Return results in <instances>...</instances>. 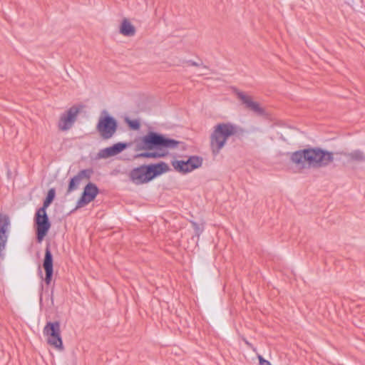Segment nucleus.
Listing matches in <instances>:
<instances>
[{
    "instance_id": "21",
    "label": "nucleus",
    "mask_w": 365,
    "mask_h": 365,
    "mask_svg": "<svg viewBox=\"0 0 365 365\" xmlns=\"http://www.w3.org/2000/svg\"><path fill=\"white\" fill-rule=\"evenodd\" d=\"M193 226L195 230V232L197 235H200L202 231V227L201 225H197V223H193Z\"/></svg>"
},
{
    "instance_id": "12",
    "label": "nucleus",
    "mask_w": 365,
    "mask_h": 365,
    "mask_svg": "<svg viewBox=\"0 0 365 365\" xmlns=\"http://www.w3.org/2000/svg\"><path fill=\"white\" fill-rule=\"evenodd\" d=\"M118 32L123 36L133 37L136 34V29L130 19L123 18L119 23Z\"/></svg>"
},
{
    "instance_id": "20",
    "label": "nucleus",
    "mask_w": 365,
    "mask_h": 365,
    "mask_svg": "<svg viewBox=\"0 0 365 365\" xmlns=\"http://www.w3.org/2000/svg\"><path fill=\"white\" fill-rule=\"evenodd\" d=\"M257 358L260 365H272L269 361L264 359L261 355H258Z\"/></svg>"
},
{
    "instance_id": "13",
    "label": "nucleus",
    "mask_w": 365,
    "mask_h": 365,
    "mask_svg": "<svg viewBox=\"0 0 365 365\" xmlns=\"http://www.w3.org/2000/svg\"><path fill=\"white\" fill-rule=\"evenodd\" d=\"M76 118L75 113L69 110L68 112L63 113L61 115L58 123V127L61 130L66 131L70 129L74 123Z\"/></svg>"
},
{
    "instance_id": "4",
    "label": "nucleus",
    "mask_w": 365,
    "mask_h": 365,
    "mask_svg": "<svg viewBox=\"0 0 365 365\" xmlns=\"http://www.w3.org/2000/svg\"><path fill=\"white\" fill-rule=\"evenodd\" d=\"M235 133V127L230 123L218 124L210 137V146L213 153H218L224 147L227 139Z\"/></svg>"
},
{
    "instance_id": "17",
    "label": "nucleus",
    "mask_w": 365,
    "mask_h": 365,
    "mask_svg": "<svg viewBox=\"0 0 365 365\" xmlns=\"http://www.w3.org/2000/svg\"><path fill=\"white\" fill-rule=\"evenodd\" d=\"M86 175V171H81L77 175L71 178L70 183L68 187V192H71L73 190H76L78 185L80 184V182L82 178Z\"/></svg>"
},
{
    "instance_id": "3",
    "label": "nucleus",
    "mask_w": 365,
    "mask_h": 365,
    "mask_svg": "<svg viewBox=\"0 0 365 365\" xmlns=\"http://www.w3.org/2000/svg\"><path fill=\"white\" fill-rule=\"evenodd\" d=\"M169 170L165 163L150 165H142L131 170L128 174L130 180L135 185H142L152 180L155 177Z\"/></svg>"
},
{
    "instance_id": "10",
    "label": "nucleus",
    "mask_w": 365,
    "mask_h": 365,
    "mask_svg": "<svg viewBox=\"0 0 365 365\" xmlns=\"http://www.w3.org/2000/svg\"><path fill=\"white\" fill-rule=\"evenodd\" d=\"M98 193V187L93 183H88L85 187L82 196L77 202V207H82L93 201Z\"/></svg>"
},
{
    "instance_id": "2",
    "label": "nucleus",
    "mask_w": 365,
    "mask_h": 365,
    "mask_svg": "<svg viewBox=\"0 0 365 365\" xmlns=\"http://www.w3.org/2000/svg\"><path fill=\"white\" fill-rule=\"evenodd\" d=\"M180 142L169 138L163 135L150 132L142 138L143 148L155 150L154 152L141 153L140 157L162 158L168 153V150L177 148Z\"/></svg>"
},
{
    "instance_id": "18",
    "label": "nucleus",
    "mask_w": 365,
    "mask_h": 365,
    "mask_svg": "<svg viewBox=\"0 0 365 365\" xmlns=\"http://www.w3.org/2000/svg\"><path fill=\"white\" fill-rule=\"evenodd\" d=\"M56 192L54 188H51L48 192V195L43 202V205L41 208H44V210H46V208L50 205L55 197Z\"/></svg>"
},
{
    "instance_id": "9",
    "label": "nucleus",
    "mask_w": 365,
    "mask_h": 365,
    "mask_svg": "<svg viewBox=\"0 0 365 365\" xmlns=\"http://www.w3.org/2000/svg\"><path fill=\"white\" fill-rule=\"evenodd\" d=\"M11 225L9 215L0 214V255L6 247L8 240V233Z\"/></svg>"
},
{
    "instance_id": "14",
    "label": "nucleus",
    "mask_w": 365,
    "mask_h": 365,
    "mask_svg": "<svg viewBox=\"0 0 365 365\" xmlns=\"http://www.w3.org/2000/svg\"><path fill=\"white\" fill-rule=\"evenodd\" d=\"M239 98L246 108L259 114L263 113V108L257 102L252 101L246 93H239Z\"/></svg>"
},
{
    "instance_id": "1",
    "label": "nucleus",
    "mask_w": 365,
    "mask_h": 365,
    "mask_svg": "<svg viewBox=\"0 0 365 365\" xmlns=\"http://www.w3.org/2000/svg\"><path fill=\"white\" fill-rule=\"evenodd\" d=\"M289 161L297 171L324 168L334 162L331 152L319 147H309L289 154Z\"/></svg>"
},
{
    "instance_id": "11",
    "label": "nucleus",
    "mask_w": 365,
    "mask_h": 365,
    "mask_svg": "<svg viewBox=\"0 0 365 365\" xmlns=\"http://www.w3.org/2000/svg\"><path fill=\"white\" fill-rule=\"evenodd\" d=\"M46 272L45 282L46 284H50L53 275V256L48 247L46 249L45 257L43 264Z\"/></svg>"
},
{
    "instance_id": "6",
    "label": "nucleus",
    "mask_w": 365,
    "mask_h": 365,
    "mask_svg": "<svg viewBox=\"0 0 365 365\" xmlns=\"http://www.w3.org/2000/svg\"><path fill=\"white\" fill-rule=\"evenodd\" d=\"M51 222L44 208L37 210L34 217V226L36 232V239L38 242H41L47 235L50 228Z\"/></svg>"
},
{
    "instance_id": "5",
    "label": "nucleus",
    "mask_w": 365,
    "mask_h": 365,
    "mask_svg": "<svg viewBox=\"0 0 365 365\" xmlns=\"http://www.w3.org/2000/svg\"><path fill=\"white\" fill-rule=\"evenodd\" d=\"M43 334L46 336V341L50 346L58 351L63 350L59 322H48L43 328Z\"/></svg>"
},
{
    "instance_id": "8",
    "label": "nucleus",
    "mask_w": 365,
    "mask_h": 365,
    "mask_svg": "<svg viewBox=\"0 0 365 365\" xmlns=\"http://www.w3.org/2000/svg\"><path fill=\"white\" fill-rule=\"evenodd\" d=\"M202 165V158L197 156H190L187 160H176L172 162V166L175 171L181 174H187L200 168Z\"/></svg>"
},
{
    "instance_id": "7",
    "label": "nucleus",
    "mask_w": 365,
    "mask_h": 365,
    "mask_svg": "<svg viewBox=\"0 0 365 365\" xmlns=\"http://www.w3.org/2000/svg\"><path fill=\"white\" fill-rule=\"evenodd\" d=\"M117 129L116 120L106 110H103L97 125V130L101 137L111 138Z\"/></svg>"
},
{
    "instance_id": "16",
    "label": "nucleus",
    "mask_w": 365,
    "mask_h": 365,
    "mask_svg": "<svg viewBox=\"0 0 365 365\" xmlns=\"http://www.w3.org/2000/svg\"><path fill=\"white\" fill-rule=\"evenodd\" d=\"M345 155L351 162H362L365 160V155L360 150H355L350 153H346Z\"/></svg>"
},
{
    "instance_id": "22",
    "label": "nucleus",
    "mask_w": 365,
    "mask_h": 365,
    "mask_svg": "<svg viewBox=\"0 0 365 365\" xmlns=\"http://www.w3.org/2000/svg\"><path fill=\"white\" fill-rule=\"evenodd\" d=\"M245 342L246 343V344H247L248 346L252 347V344L250 342H248L247 340H245Z\"/></svg>"
},
{
    "instance_id": "19",
    "label": "nucleus",
    "mask_w": 365,
    "mask_h": 365,
    "mask_svg": "<svg viewBox=\"0 0 365 365\" xmlns=\"http://www.w3.org/2000/svg\"><path fill=\"white\" fill-rule=\"evenodd\" d=\"M125 122L132 130H138L140 128V121L137 119L131 120L128 118H125Z\"/></svg>"
},
{
    "instance_id": "15",
    "label": "nucleus",
    "mask_w": 365,
    "mask_h": 365,
    "mask_svg": "<svg viewBox=\"0 0 365 365\" xmlns=\"http://www.w3.org/2000/svg\"><path fill=\"white\" fill-rule=\"evenodd\" d=\"M126 147L127 145L125 143H118L110 147L101 150L99 153V155L103 158L114 156L122 152Z\"/></svg>"
}]
</instances>
